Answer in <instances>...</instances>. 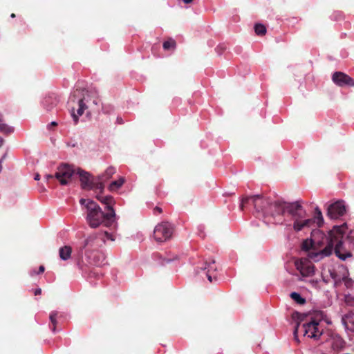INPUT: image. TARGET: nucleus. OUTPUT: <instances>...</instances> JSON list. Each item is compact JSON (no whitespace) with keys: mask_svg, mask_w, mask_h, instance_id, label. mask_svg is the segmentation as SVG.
I'll return each instance as SVG.
<instances>
[{"mask_svg":"<svg viewBox=\"0 0 354 354\" xmlns=\"http://www.w3.org/2000/svg\"><path fill=\"white\" fill-rule=\"evenodd\" d=\"M346 212V206L344 201H335L327 207V215L331 219H337Z\"/></svg>","mask_w":354,"mask_h":354,"instance_id":"11","label":"nucleus"},{"mask_svg":"<svg viewBox=\"0 0 354 354\" xmlns=\"http://www.w3.org/2000/svg\"><path fill=\"white\" fill-rule=\"evenodd\" d=\"M193 0H183V1L185 3H189L192 1Z\"/></svg>","mask_w":354,"mask_h":354,"instance_id":"41","label":"nucleus"},{"mask_svg":"<svg viewBox=\"0 0 354 354\" xmlns=\"http://www.w3.org/2000/svg\"><path fill=\"white\" fill-rule=\"evenodd\" d=\"M342 284L348 290L345 293V301L351 306H354V281L346 275L345 279H342Z\"/></svg>","mask_w":354,"mask_h":354,"instance_id":"13","label":"nucleus"},{"mask_svg":"<svg viewBox=\"0 0 354 354\" xmlns=\"http://www.w3.org/2000/svg\"><path fill=\"white\" fill-rule=\"evenodd\" d=\"M254 30L256 34L258 35H263L266 32V28L262 24H256L254 26Z\"/></svg>","mask_w":354,"mask_h":354,"instance_id":"28","label":"nucleus"},{"mask_svg":"<svg viewBox=\"0 0 354 354\" xmlns=\"http://www.w3.org/2000/svg\"><path fill=\"white\" fill-rule=\"evenodd\" d=\"M116 172V169L113 167H109L103 174L98 176L100 180L106 181L110 179L112 176Z\"/></svg>","mask_w":354,"mask_h":354,"instance_id":"20","label":"nucleus"},{"mask_svg":"<svg viewBox=\"0 0 354 354\" xmlns=\"http://www.w3.org/2000/svg\"><path fill=\"white\" fill-rule=\"evenodd\" d=\"M11 17H12V18L15 17V15L12 13V14L11 15Z\"/></svg>","mask_w":354,"mask_h":354,"instance_id":"43","label":"nucleus"},{"mask_svg":"<svg viewBox=\"0 0 354 354\" xmlns=\"http://www.w3.org/2000/svg\"><path fill=\"white\" fill-rule=\"evenodd\" d=\"M55 177V176L53 175H51V174H46L45 176V179L46 180V181H48L50 179H52Z\"/></svg>","mask_w":354,"mask_h":354,"instance_id":"32","label":"nucleus"},{"mask_svg":"<svg viewBox=\"0 0 354 354\" xmlns=\"http://www.w3.org/2000/svg\"><path fill=\"white\" fill-rule=\"evenodd\" d=\"M295 266L303 277L313 276L315 273V267L313 264L306 259L296 260L295 261Z\"/></svg>","mask_w":354,"mask_h":354,"instance_id":"12","label":"nucleus"},{"mask_svg":"<svg viewBox=\"0 0 354 354\" xmlns=\"http://www.w3.org/2000/svg\"><path fill=\"white\" fill-rule=\"evenodd\" d=\"M174 260V259H164L162 263L164 264L165 262L166 263H169V262H171V261Z\"/></svg>","mask_w":354,"mask_h":354,"instance_id":"35","label":"nucleus"},{"mask_svg":"<svg viewBox=\"0 0 354 354\" xmlns=\"http://www.w3.org/2000/svg\"><path fill=\"white\" fill-rule=\"evenodd\" d=\"M290 297L297 304H304L306 302L304 298L301 297V295L296 292H293L290 294Z\"/></svg>","mask_w":354,"mask_h":354,"instance_id":"25","label":"nucleus"},{"mask_svg":"<svg viewBox=\"0 0 354 354\" xmlns=\"http://www.w3.org/2000/svg\"><path fill=\"white\" fill-rule=\"evenodd\" d=\"M348 275L347 268L343 265L337 266H328L323 269L322 277L323 281L328 283L330 279L333 280L334 286L338 287L342 285V279Z\"/></svg>","mask_w":354,"mask_h":354,"instance_id":"7","label":"nucleus"},{"mask_svg":"<svg viewBox=\"0 0 354 354\" xmlns=\"http://www.w3.org/2000/svg\"><path fill=\"white\" fill-rule=\"evenodd\" d=\"M124 178L120 177L117 180L112 181L109 184L108 189L110 192H116L124 185Z\"/></svg>","mask_w":354,"mask_h":354,"instance_id":"21","label":"nucleus"},{"mask_svg":"<svg viewBox=\"0 0 354 354\" xmlns=\"http://www.w3.org/2000/svg\"><path fill=\"white\" fill-rule=\"evenodd\" d=\"M174 232L173 225L168 222L158 224L153 230V236L157 242H163L169 239Z\"/></svg>","mask_w":354,"mask_h":354,"instance_id":"8","label":"nucleus"},{"mask_svg":"<svg viewBox=\"0 0 354 354\" xmlns=\"http://www.w3.org/2000/svg\"><path fill=\"white\" fill-rule=\"evenodd\" d=\"M105 181L104 180H100L98 179V177L97 178V179H93V182L92 183V188H89L88 189L90 190H94V191H99V194H97V195H100V196H102V193L103 192L104 189V183Z\"/></svg>","mask_w":354,"mask_h":354,"instance_id":"19","label":"nucleus"},{"mask_svg":"<svg viewBox=\"0 0 354 354\" xmlns=\"http://www.w3.org/2000/svg\"><path fill=\"white\" fill-rule=\"evenodd\" d=\"M34 179L35 180H39L40 179V175L39 174H36L35 177H34Z\"/></svg>","mask_w":354,"mask_h":354,"instance_id":"38","label":"nucleus"},{"mask_svg":"<svg viewBox=\"0 0 354 354\" xmlns=\"http://www.w3.org/2000/svg\"><path fill=\"white\" fill-rule=\"evenodd\" d=\"M99 234L100 235V237H103L105 239V241L106 240H110L111 241H114L115 240V234L113 233H109L106 231H104L99 232Z\"/></svg>","mask_w":354,"mask_h":354,"instance_id":"26","label":"nucleus"},{"mask_svg":"<svg viewBox=\"0 0 354 354\" xmlns=\"http://www.w3.org/2000/svg\"><path fill=\"white\" fill-rule=\"evenodd\" d=\"M56 125H57V122H52L50 124H49L48 125V129H50L52 127H55Z\"/></svg>","mask_w":354,"mask_h":354,"instance_id":"33","label":"nucleus"},{"mask_svg":"<svg viewBox=\"0 0 354 354\" xmlns=\"http://www.w3.org/2000/svg\"><path fill=\"white\" fill-rule=\"evenodd\" d=\"M3 160V159L1 158L0 159V165H1V163H2Z\"/></svg>","mask_w":354,"mask_h":354,"instance_id":"44","label":"nucleus"},{"mask_svg":"<svg viewBox=\"0 0 354 354\" xmlns=\"http://www.w3.org/2000/svg\"><path fill=\"white\" fill-rule=\"evenodd\" d=\"M175 46H176V42L173 39H169V40L165 41L163 43L164 49L167 50H174L175 48Z\"/></svg>","mask_w":354,"mask_h":354,"instance_id":"27","label":"nucleus"},{"mask_svg":"<svg viewBox=\"0 0 354 354\" xmlns=\"http://www.w3.org/2000/svg\"><path fill=\"white\" fill-rule=\"evenodd\" d=\"M35 295H39L41 293V288H37L35 290Z\"/></svg>","mask_w":354,"mask_h":354,"instance_id":"34","label":"nucleus"},{"mask_svg":"<svg viewBox=\"0 0 354 354\" xmlns=\"http://www.w3.org/2000/svg\"><path fill=\"white\" fill-rule=\"evenodd\" d=\"M105 243V239L100 237L98 233H95L89 235L84 242L83 249L86 250V255L91 258L90 251L98 250Z\"/></svg>","mask_w":354,"mask_h":354,"instance_id":"9","label":"nucleus"},{"mask_svg":"<svg viewBox=\"0 0 354 354\" xmlns=\"http://www.w3.org/2000/svg\"><path fill=\"white\" fill-rule=\"evenodd\" d=\"M94 265L97 266H99L101 265V262L99 261V260H95V259H93V262Z\"/></svg>","mask_w":354,"mask_h":354,"instance_id":"36","label":"nucleus"},{"mask_svg":"<svg viewBox=\"0 0 354 354\" xmlns=\"http://www.w3.org/2000/svg\"><path fill=\"white\" fill-rule=\"evenodd\" d=\"M39 274L38 272H37L35 270H32L30 272V275H34V274Z\"/></svg>","mask_w":354,"mask_h":354,"instance_id":"40","label":"nucleus"},{"mask_svg":"<svg viewBox=\"0 0 354 354\" xmlns=\"http://www.w3.org/2000/svg\"><path fill=\"white\" fill-rule=\"evenodd\" d=\"M323 321L330 324L323 311H315L310 316V321L302 324L303 335L314 339H319L324 330V326L322 324Z\"/></svg>","mask_w":354,"mask_h":354,"instance_id":"5","label":"nucleus"},{"mask_svg":"<svg viewBox=\"0 0 354 354\" xmlns=\"http://www.w3.org/2000/svg\"><path fill=\"white\" fill-rule=\"evenodd\" d=\"M156 210L158 211L159 212H161L162 209L160 207H156Z\"/></svg>","mask_w":354,"mask_h":354,"instance_id":"42","label":"nucleus"},{"mask_svg":"<svg viewBox=\"0 0 354 354\" xmlns=\"http://www.w3.org/2000/svg\"><path fill=\"white\" fill-rule=\"evenodd\" d=\"M51 103V99L50 97H48V98H46L44 101H43V104L44 106H45V108L49 111L52 109L53 106H48V104L49 103Z\"/></svg>","mask_w":354,"mask_h":354,"instance_id":"29","label":"nucleus"},{"mask_svg":"<svg viewBox=\"0 0 354 354\" xmlns=\"http://www.w3.org/2000/svg\"><path fill=\"white\" fill-rule=\"evenodd\" d=\"M69 101L72 102H77L78 105L77 113H75L74 107L71 109V115L75 124H77L79 117L83 115L86 109L91 107V105L96 106L100 102L94 92L82 88L79 84L76 85L75 91L69 97Z\"/></svg>","mask_w":354,"mask_h":354,"instance_id":"4","label":"nucleus"},{"mask_svg":"<svg viewBox=\"0 0 354 354\" xmlns=\"http://www.w3.org/2000/svg\"><path fill=\"white\" fill-rule=\"evenodd\" d=\"M97 275H98V272H97L95 270H91L88 274L89 277H95Z\"/></svg>","mask_w":354,"mask_h":354,"instance_id":"31","label":"nucleus"},{"mask_svg":"<svg viewBox=\"0 0 354 354\" xmlns=\"http://www.w3.org/2000/svg\"><path fill=\"white\" fill-rule=\"evenodd\" d=\"M272 207L274 210L272 214L274 222L286 227L292 226L296 232L311 228L315 224L319 227L324 223L322 213L318 207L315 209L313 218H307L306 211L299 202L277 203Z\"/></svg>","mask_w":354,"mask_h":354,"instance_id":"1","label":"nucleus"},{"mask_svg":"<svg viewBox=\"0 0 354 354\" xmlns=\"http://www.w3.org/2000/svg\"><path fill=\"white\" fill-rule=\"evenodd\" d=\"M3 142L4 140L1 137H0V148L3 146Z\"/></svg>","mask_w":354,"mask_h":354,"instance_id":"39","label":"nucleus"},{"mask_svg":"<svg viewBox=\"0 0 354 354\" xmlns=\"http://www.w3.org/2000/svg\"><path fill=\"white\" fill-rule=\"evenodd\" d=\"M58 316V312L53 311L50 313L49 319L50 322L53 324L52 331L53 333H56V324H57V317Z\"/></svg>","mask_w":354,"mask_h":354,"instance_id":"24","label":"nucleus"},{"mask_svg":"<svg viewBox=\"0 0 354 354\" xmlns=\"http://www.w3.org/2000/svg\"><path fill=\"white\" fill-rule=\"evenodd\" d=\"M326 240L327 244L324 249L312 253L311 257L315 261L330 256L333 250L341 260L345 261L352 257L351 250H354V228L348 230L346 223L335 225Z\"/></svg>","mask_w":354,"mask_h":354,"instance_id":"2","label":"nucleus"},{"mask_svg":"<svg viewBox=\"0 0 354 354\" xmlns=\"http://www.w3.org/2000/svg\"><path fill=\"white\" fill-rule=\"evenodd\" d=\"M252 202L257 212H262L263 216L266 218L270 216V218L268 220V222H272L277 224L274 222V219L273 218L272 214L274 213V210L273 208V205L277 202H275L272 204H270L269 201L263 198L260 195H253L250 196H246L241 199V202L240 204V208L242 209L243 207L245 204ZM278 203H280L278 201Z\"/></svg>","mask_w":354,"mask_h":354,"instance_id":"6","label":"nucleus"},{"mask_svg":"<svg viewBox=\"0 0 354 354\" xmlns=\"http://www.w3.org/2000/svg\"><path fill=\"white\" fill-rule=\"evenodd\" d=\"M72 248L70 246L65 245L59 249V258L63 261H67L71 257Z\"/></svg>","mask_w":354,"mask_h":354,"instance_id":"18","label":"nucleus"},{"mask_svg":"<svg viewBox=\"0 0 354 354\" xmlns=\"http://www.w3.org/2000/svg\"><path fill=\"white\" fill-rule=\"evenodd\" d=\"M319 243H320L319 241H316V239L315 238H312L310 240L306 239L302 243V249L303 250H311L309 252V257L313 261H315V260L311 257L312 253L313 252H319V251L324 249L325 247L326 246V245L323 248H322V246L317 247L318 245H319Z\"/></svg>","mask_w":354,"mask_h":354,"instance_id":"15","label":"nucleus"},{"mask_svg":"<svg viewBox=\"0 0 354 354\" xmlns=\"http://www.w3.org/2000/svg\"><path fill=\"white\" fill-rule=\"evenodd\" d=\"M214 263H215L214 260H212L208 264L205 263V267L201 268L202 270H207L206 276L210 282L212 281V277L210 272L212 270L215 271L216 270V268L213 266L214 264Z\"/></svg>","mask_w":354,"mask_h":354,"instance_id":"23","label":"nucleus"},{"mask_svg":"<svg viewBox=\"0 0 354 354\" xmlns=\"http://www.w3.org/2000/svg\"><path fill=\"white\" fill-rule=\"evenodd\" d=\"M96 198L106 205L107 212H104L99 205L93 201L81 198L80 203L86 209V221L91 228H97L101 225L109 227L115 222V213L113 208L114 198L110 195H97Z\"/></svg>","mask_w":354,"mask_h":354,"instance_id":"3","label":"nucleus"},{"mask_svg":"<svg viewBox=\"0 0 354 354\" xmlns=\"http://www.w3.org/2000/svg\"><path fill=\"white\" fill-rule=\"evenodd\" d=\"M77 174L80 176L81 185L84 189H88L89 188H92L91 185L93 182V178H92L91 175L88 172L78 169Z\"/></svg>","mask_w":354,"mask_h":354,"instance_id":"16","label":"nucleus"},{"mask_svg":"<svg viewBox=\"0 0 354 354\" xmlns=\"http://www.w3.org/2000/svg\"><path fill=\"white\" fill-rule=\"evenodd\" d=\"M74 173L75 170L71 165L63 163L57 167L55 178L59 180L62 185H66L68 183Z\"/></svg>","mask_w":354,"mask_h":354,"instance_id":"10","label":"nucleus"},{"mask_svg":"<svg viewBox=\"0 0 354 354\" xmlns=\"http://www.w3.org/2000/svg\"><path fill=\"white\" fill-rule=\"evenodd\" d=\"M333 82L339 86L346 85L354 86V80L348 75L342 72H335L332 77Z\"/></svg>","mask_w":354,"mask_h":354,"instance_id":"14","label":"nucleus"},{"mask_svg":"<svg viewBox=\"0 0 354 354\" xmlns=\"http://www.w3.org/2000/svg\"><path fill=\"white\" fill-rule=\"evenodd\" d=\"M44 271V267L43 266H40L39 268L38 273H41Z\"/></svg>","mask_w":354,"mask_h":354,"instance_id":"37","label":"nucleus"},{"mask_svg":"<svg viewBox=\"0 0 354 354\" xmlns=\"http://www.w3.org/2000/svg\"><path fill=\"white\" fill-rule=\"evenodd\" d=\"M299 326H300V324L297 323L296 326H295V330H294V339L297 342H299V338H298V335H297Z\"/></svg>","mask_w":354,"mask_h":354,"instance_id":"30","label":"nucleus"},{"mask_svg":"<svg viewBox=\"0 0 354 354\" xmlns=\"http://www.w3.org/2000/svg\"><path fill=\"white\" fill-rule=\"evenodd\" d=\"M14 127L8 125L3 122L2 115H0V133L10 134L14 132Z\"/></svg>","mask_w":354,"mask_h":354,"instance_id":"22","label":"nucleus"},{"mask_svg":"<svg viewBox=\"0 0 354 354\" xmlns=\"http://www.w3.org/2000/svg\"><path fill=\"white\" fill-rule=\"evenodd\" d=\"M345 329L354 332V312H349L342 318Z\"/></svg>","mask_w":354,"mask_h":354,"instance_id":"17","label":"nucleus"}]
</instances>
